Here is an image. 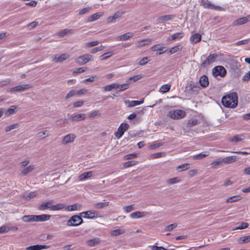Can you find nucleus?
Here are the masks:
<instances>
[{
	"label": "nucleus",
	"instance_id": "18",
	"mask_svg": "<svg viewBox=\"0 0 250 250\" xmlns=\"http://www.w3.org/2000/svg\"><path fill=\"white\" fill-rule=\"evenodd\" d=\"M18 106L14 105L10 106L9 108L4 111V113L7 116H10L17 112Z\"/></svg>",
	"mask_w": 250,
	"mask_h": 250
},
{
	"label": "nucleus",
	"instance_id": "59",
	"mask_svg": "<svg viewBox=\"0 0 250 250\" xmlns=\"http://www.w3.org/2000/svg\"><path fill=\"white\" fill-rule=\"evenodd\" d=\"M138 156L137 153H131L124 156V159L125 160L134 159Z\"/></svg>",
	"mask_w": 250,
	"mask_h": 250
},
{
	"label": "nucleus",
	"instance_id": "48",
	"mask_svg": "<svg viewBox=\"0 0 250 250\" xmlns=\"http://www.w3.org/2000/svg\"><path fill=\"white\" fill-rule=\"evenodd\" d=\"M198 124V121L197 119L194 118L190 119L188 121L187 125V126L188 127H191L194 125H196Z\"/></svg>",
	"mask_w": 250,
	"mask_h": 250
},
{
	"label": "nucleus",
	"instance_id": "23",
	"mask_svg": "<svg viewBox=\"0 0 250 250\" xmlns=\"http://www.w3.org/2000/svg\"><path fill=\"white\" fill-rule=\"evenodd\" d=\"M49 246L45 245H33L26 248V250H41L42 249H48Z\"/></svg>",
	"mask_w": 250,
	"mask_h": 250
},
{
	"label": "nucleus",
	"instance_id": "35",
	"mask_svg": "<svg viewBox=\"0 0 250 250\" xmlns=\"http://www.w3.org/2000/svg\"><path fill=\"white\" fill-rule=\"evenodd\" d=\"M248 21L246 18H242L233 21L232 24L233 26L240 25L246 23Z\"/></svg>",
	"mask_w": 250,
	"mask_h": 250
},
{
	"label": "nucleus",
	"instance_id": "56",
	"mask_svg": "<svg viewBox=\"0 0 250 250\" xmlns=\"http://www.w3.org/2000/svg\"><path fill=\"white\" fill-rule=\"evenodd\" d=\"M249 226V224L245 222H243L239 226L235 228L232 229V230H235L237 229H243L248 228Z\"/></svg>",
	"mask_w": 250,
	"mask_h": 250
},
{
	"label": "nucleus",
	"instance_id": "60",
	"mask_svg": "<svg viewBox=\"0 0 250 250\" xmlns=\"http://www.w3.org/2000/svg\"><path fill=\"white\" fill-rule=\"evenodd\" d=\"M36 196V193L35 192H31L29 193L26 196H23V198L27 200H29L32 198H33Z\"/></svg>",
	"mask_w": 250,
	"mask_h": 250
},
{
	"label": "nucleus",
	"instance_id": "29",
	"mask_svg": "<svg viewBox=\"0 0 250 250\" xmlns=\"http://www.w3.org/2000/svg\"><path fill=\"white\" fill-rule=\"evenodd\" d=\"M146 212L142 211H136L130 214V217L132 218H139L146 216Z\"/></svg>",
	"mask_w": 250,
	"mask_h": 250
},
{
	"label": "nucleus",
	"instance_id": "51",
	"mask_svg": "<svg viewBox=\"0 0 250 250\" xmlns=\"http://www.w3.org/2000/svg\"><path fill=\"white\" fill-rule=\"evenodd\" d=\"M177 227V224L176 223H173L166 226L164 228V230L165 231H171L175 228H176Z\"/></svg>",
	"mask_w": 250,
	"mask_h": 250
},
{
	"label": "nucleus",
	"instance_id": "57",
	"mask_svg": "<svg viewBox=\"0 0 250 250\" xmlns=\"http://www.w3.org/2000/svg\"><path fill=\"white\" fill-rule=\"evenodd\" d=\"M113 53L112 52H108L103 54L100 56L101 60H105L110 57L112 55Z\"/></svg>",
	"mask_w": 250,
	"mask_h": 250
},
{
	"label": "nucleus",
	"instance_id": "5",
	"mask_svg": "<svg viewBox=\"0 0 250 250\" xmlns=\"http://www.w3.org/2000/svg\"><path fill=\"white\" fill-rule=\"evenodd\" d=\"M81 215L83 218L89 219L101 217V216L97 211L93 210L82 212L81 213Z\"/></svg>",
	"mask_w": 250,
	"mask_h": 250
},
{
	"label": "nucleus",
	"instance_id": "20",
	"mask_svg": "<svg viewBox=\"0 0 250 250\" xmlns=\"http://www.w3.org/2000/svg\"><path fill=\"white\" fill-rule=\"evenodd\" d=\"M35 169V166L33 165H30L27 167L23 168L21 171V175L22 176H25L28 173L31 172Z\"/></svg>",
	"mask_w": 250,
	"mask_h": 250
},
{
	"label": "nucleus",
	"instance_id": "28",
	"mask_svg": "<svg viewBox=\"0 0 250 250\" xmlns=\"http://www.w3.org/2000/svg\"><path fill=\"white\" fill-rule=\"evenodd\" d=\"M184 33L180 32L173 34L172 36H169L167 39V41H171L176 39H179L182 38L184 36Z\"/></svg>",
	"mask_w": 250,
	"mask_h": 250
},
{
	"label": "nucleus",
	"instance_id": "45",
	"mask_svg": "<svg viewBox=\"0 0 250 250\" xmlns=\"http://www.w3.org/2000/svg\"><path fill=\"white\" fill-rule=\"evenodd\" d=\"M244 136L242 135H238L230 138L229 140L231 142L237 143L244 139Z\"/></svg>",
	"mask_w": 250,
	"mask_h": 250
},
{
	"label": "nucleus",
	"instance_id": "52",
	"mask_svg": "<svg viewBox=\"0 0 250 250\" xmlns=\"http://www.w3.org/2000/svg\"><path fill=\"white\" fill-rule=\"evenodd\" d=\"M170 85L169 84H164L160 88V91L163 93H165L170 90Z\"/></svg>",
	"mask_w": 250,
	"mask_h": 250
},
{
	"label": "nucleus",
	"instance_id": "26",
	"mask_svg": "<svg viewBox=\"0 0 250 250\" xmlns=\"http://www.w3.org/2000/svg\"><path fill=\"white\" fill-rule=\"evenodd\" d=\"M199 83L201 86L205 88L208 86L209 82L208 77L205 75L201 77Z\"/></svg>",
	"mask_w": 250,
	"mask_h": 250
},
{
	"label": "nucleus",
	"instance_id": "55",
	"mask_svg": "<svg viewBox=\"0 0 250 250\" xmlns=\"http://www.w3.org/2000/svg\"><path fill=\"white\" fill-rule=\"evenodd\" d=\"M101 115L99 111L97 110H95L90 112L88 115V117L89 118H94L97 116H100Z\"/></svg>",
	"mask_w": 250,
	"mask_h": 250
},
{
	"label": "nucleus",
	"instance_id": "16",
	"mask_svg": "<svg viewBox=\"0 0 250 250\" xmlns=\"http://www.w3.org/2000/svg\"><path fill=\"white\" fill-rule=\"evenodd\" d=\"M101 240L98 237L94 238L88 240L86 241V244L87 246L90 247H94L97 245H98L101 242Z\"/></svg>",
	"mask_w": 250,
	"mask_h": 250
},
{
	"label": "nucleus",
	"instance_id": "13",
	"mask_svg": "<svg viewBox=\"0 0 250 250\" xmlns=\"http://www.w3.org/2000/svg\"><path fill=\"white\" fill-rule=\"evenodd\" d=\"M151 50L153 51H159L157 53V55H161L167 51V47H160V44H157L151 47Z\"/></svg>",
	"mask_w": 250,
	"mask_h": 250
},
{
	"label": "nucleus",
	"instance_id": "33",
	"mask_svg": "<svg viewBox=\"0 0 250 250\" xmlns=\"http://www.w3.org/2000/svg\"><path fill=\"white\" fill-rule=\"evenodd\" d=\"M117 83H113L110 84L105 85L103 87V92L110 91L113 89L117 88Z\"/></svg>",
	"mask_w": 250,
	"mask_h": 250
},
{
	"label": "nucleus",
	"instance_id": "14",
	"mask_svg": "<svg viewBox=\"0 0 250 250\" xmlns=\"http://www.w3.org/2000/svg\"><path fill=\"white\" fill-rule=\"evenodd\" d=\"M122 13L120 11L116 12L113 16H110L107 19V22L108 23L115 22L117 19L121 17L122 15Z\"/></svg>",
	"mask_w": 250,
	"mask_h": 250
},
{
	"label": "nucleus",
	"instance_id": "58",
	"mask_svg": "<svg viewBox=\"0 0 250 250\" xmlns=\"http://www.w3.org/2000/svg\"><path fill=\"white\" fill-rule=\"evenodd\" d=\"M222 163L223 162L222 159L219 160H215L211 163V166L212 168H217V166L222 165Z\"/></svg>",
	"mask_w": 250,
	"mask_h": 250
},
{
	"label": "nucleus",
	"instance_id": "63",
	"mask_svg": "<svg viewBox=\"0 0 250 250\" xmlns=\"http://www.w3.org/2000/svg\"><path fill=\"white\" fill-rule=\"evenodd\" d=\"M165 156V153L162 152H159L156 153L152 154L150 156L151 159H156L157 158Z\"/></svg>",
	"mask_w": 250,
	"mask_h": 250
},
{
	"label": "nucleus",
	"instance_id": "10",
	"mask_svg": "<svg viewBox=\"0 0 250 250\" xmlns=\"http://www.w3.org/2000/svg\"><path fill=\"white\" fill-rule=\"evenodd\" d=\"M218 56L217 54H210L208 58L203 62L201 65L203 67H207L215 62Z\"/></svg>",
	"mask_w": 250,
	"mask_h": 250
},
{
	"label": "nucleus",
	"instance_id": "9",
	"mask_svg": "<svg viewBox=\"0 0 250 250\" xmlns=\"http://www.w3.org/2000/svg\"><path fill=\"white\" fill-rule=\"evenodd\" d=\"M83 223V219L78 215H74L70 218L67 222V225L69 226H76L80 225Z\"/></svg>",
	"mask_w": 250,
	"mask_h": 250
},
{
	"label": "nucleus",
	"instance_id": "64",
	"mask_svg": "<svg viewBox=\"0 0 250 250\" xmlns=\"http://www.w3.org/2000/svg\"><path fill=\"white\" fill-rule=\"evenodd\" d=\"M30 161L29 160L26 159V160H24L21 161L19 164V166L21 168H24V167H26V166H27L29 165V164L30 163Z\"/></svg>",
	"mask_w": 250,
	"mask_h": 250
},
{
	"label": "nucleus",
	"instance_id": "41",
	"mask_svg": "<svg viewBox=\"0 0 250 250\" xmlns=\"http://www.w3.org/2000/svg\"><path fill=\"white\" fill-rule=\"evenodd\" d=\"M48 136H49V133H48V131H47V130L42 131L38 132L37 134V136L38 137V138H39L41 139H43L48 137Z\"/></svg>",
	"mask_w": 250,
	"mask_h": 250
},
{
	"label": "nucleus",
	"instance_id": "1",
	"mask_svg": "<svg viewBox=\"0 0 250 250\" xmlns=\"http://www.w3.org/2000/svg\"><path fill=\"white\" fill-rule=\"evenodd\" d=\"M238 97L235 92L232 93L223 97L222 103L227 107L234 108L237 105Z\"/></svg>",
	"mask_w": 250,
	"mask_h": 250
},
{
	"label": "nucleus",
	"instance_id": "12",
	"mask_svg": "<svg viewBox=\"0 0 250 250\" xmlns=\"http://www.w3.org/2000/svg\"><path fill=\"white\" fill-rule=\"evenodd\" d=\"M76 135L74 134H68L62 137V144L63 145H67L68 144L72 143L76 139Z\"/></svg>",
	"mask_w": 250,
	"mask_h": 250
},
{
	"label": "nucleus",
	"instance_id": "19",
	"mask_svg": "<svg viewBox=\"0 0 250 250\" xmlns=\"http://www.w3.org/2000/svg\"><path fill=\"white\" fill-rule=\"evenodd\" d=\"M93 175L92 171H87L80 174L79 176V180L83 181L91 178Z\"/></svg>",
	"mask_w": 250,
	"mask_h": 250
},
{
	"label": "nucleus",
	"instance_id": "37",
	"mask_svg": "<svg viewBox=\"0 0 250 250\" xmlns=\"http://www.w3.org/2000/svg\"><path fill=\"white\" fill-rule=\"evenodd\" d=\"M19 127V124L18 123H14L9 125L7 126L5 128V132L7 133L10 132L11 130L17 129Z\"/></svg>",
	"mask_w": 250,
	"mask_h": 250
},
{
	"label": "nucleus",
	"instance_id": "44",
	"mask_svg": "<svg viewBox=\"0 0 250 250\" xmlns=\"http://www.w3.org/2000/svg\"><path fill=\"white\" fill-rule=\"evenodd\" d=\"M52 201L47 202L40 205L39 207L38 208L39 210H43L48 208H50V206H51V205L52 204Z\"/></svg>",
	"mask_w": 250,
	"mask_h": 250
},
{
	"label": "nucleus",
	"instance_id": "7",
	"mask_svg": "<svg viewBox=\"0 0 250 250\" xmlns=\"http://www.w3.org/2000/svg\"><path fill=\"white\" fill-rule=\"evenodd\" d=\"M226 70L222 66H217L213 68L212 70V73L214 77L220 76L224 77L226 75Z\"/></svg>",
	"mask_w": 250,
	"mask_h": 250
},
{
	"label": "nucleus",
	"instance_id": "54",
	"mask_svg": "<svg viewBox=\"0 0 250 250\" xmlns=\"http://www.w3.org/2000/svg\"><path fill=\"white\" fill-rule=\"evenodd\" d=\"M99 43V41H93L91 42H86L84 44V47L86 48H90L92 46H96L98 45Z\"/></svg>",
	"mask_w": 250,
	"mask_h": 250
},
{
	"label": "nucleus",
	"instance_id": "22",
	"mask_svg": "<svg viewBox=\"0 0 250 250\" xmlns=\"http://www.w3.org/2000/svg\"><path fill=\"white\" fill-rule=\"evenodd\" d=\"M144 100L142 101H125V103L128 107H132L139 105L143 103Z\"/></svg>",
	"mask_w": 250,
	"mask_h": 250
},
{
	"label": "nucleus",
	"instance_id": "24",
	"mask_svg": "<svg viewBox=\"0 0 250 250\" xmlns=\"http://www.w3.org/2000/svg\"><path fill=\"white\" fill-rule=\"evenodd\" d=\"M74 33V30L72 29H65L60 31L57 35L60 37H63L68 35L72 34Z\"/></svg>",
	"mask_w": 250,
	"mask_h": 250
},
{
	"label": "nucleus",
	"instance_id": "46",
	"mask_svg": "<svg viewBox=\"0 0 250 250\" xmlns=\"http://www.w3.org/2000/svg\"><path fill=\"white\" fill-rule=\"evenodd\" d=\"M129 84L127 83L122 84H119L117 83V86L116 89L119 88L118 91L121 92L123 90L127 89L129 87Z\"/></svg>",
	"mask_w": 250,
	"mask_h": 250
},
{
	"label": "nucleus",
	"instance_id": "53",
	"mask_svg": "<svg viewBox=\"0 0 250 250\" xmlns=\"http://www.w3.org/2000/svg\"><path fill=\"white\" fill-rule=\"evenodd\" d=\"M190 164L188 163H186L182 164L176 167V170H178L179 169H181V171H184L187 169H188L189 168Z\"/></svg>",
	"mask_w": 250,
	"mask_h": 250
},
{
	"label": "nucleus",
	"instance_id": "8",
	"mask_svg": "<svg viewBox=\"0 0 250 250\" xmlns=\"http://www.w3.org/2000/svg\"><path fill=\"white\" fill-rule=\"evenodd\" d=\"M70 57L68 53H62L59 55H56L52 60V61L55 63H62L64 61L68 60Z\"/></svg>",
	"mask_w": 250,
	"mask_h": 250
},
{
	"label": "nucleus",
	"instance_id": "30",
	"mask_svg": "<svg viewBox=\"0 0 250 250\" xmlns=\"http://www.w3.org/2000/svg\"><path fill=\"white\" fill-rule=\"evenodd\" d=\"M201 40V36L199 34L196 33L193 35L190 38V42L192 44H195Z\"/></svg>",
	"mask_w": 250,
	"mask_h": 250
},
{
	"label": "nucleus",
	"instance_id": "15",
	"mask_svg": "<svg viewBox=\"0 0 250 250\" xmlns=\"http://www.w3.org/2000/svg\"><path fill=\"white\" fill-rule=\"evenodd\" d=\"M86 118L85 114L80 113L75 115H71L69 118L70 120L74 122H78L81 120H84Z\"/></svg>",
	"mask_w": 250,
	"mask_h": 250
},
{
	"label": "nucleus",
	"instance_id": "39",
	"mask_svg": "<svg viewBox=\"0 0 250 250\" xmlns=\"http://www.w3.org/2000/svg\"><path fill=\"white\" fill-rule=\"evenodd\" d=\"M209 155L207 152H204L200 153L197 155H195L192 156V159L194 160H200L203 159Z\"/></svg>",
	"mask_w": 250,
	"mask_h": 250
},
{
	"label": "nucleus",
	"instance_id": "38",
	"mask_svg": "<svg viewBox=\"0 0 250 250\" xmlns=\"http://www.w3.org/2000/svg\"><path fill=\"white\" fill-rule=\"evenodd\" d=\"M125 232V230L124 229H117L112 230L110 232V234L112 236H116L121 234H123Z\"/></svg>",
	"mask_w": 250,
	"mask_h": 250
},
{
	"label": "nucleus",
	"instance_id": "11",
	"mask_svg": "<svg viewBox=\"0 0 250 250\" xmlns=\"http://www.w3.org/2000/svg\"><path fill=\"white\" fill-rule=\"evenodd\" d=\"M129 125L126 123H122L118 129V131L114 133L115 136L120 139L124 134L125 131L128 129Z\"/></svg>",
	"mask_w": 250,
	"mask_h": 250
},
{
	"label": "nucleus",
	"instance_id": "47",
	"mask_svg": "<svg viewBox=\"0 0 250 250\" xmlns=\"http://www.w3.org/2000/svg\"><path fill=\"white\" fill-rule=\"evenodd\" d=\"M171 19V16L170 15H165L159 18L157 20L158 22L159 23H163V22L167 21H169Z\"/></svg>",
	"mask_w": 250,
	"mask_h": 250
},
{
	"label": "nucleus",
	"instance_id": "2",
	"mask_svg": "<svg viewBox=\"0 0 250 250\" xmlns=\"http://www.w3.org/2000/svg\"><path fill=\"white\" fill-rule=\"evenodd\" d=\"M186 115L184 110L181 109L171 110L168 113L167 116L173 120H180Z\"/></svg>",
	"mask_w": 250,
	"mask_h": 250
},
{
	"label": "nucleus",
	"instance_id": "21",
	"mask_svg": "<svg viewBox=\"0 0 250 250\" xmlns=\"http://www.w3.org/2000/svg\"><path fill=\"white\" fill-rule=\"evenodd\" d=\"M152 41V40L151 39H146L139 41L136 42V46L137 47H141L145 45L149 44Z\"/></svg>",
	"mask_w": 250,
	"mask_h": 250
},
{
	"label": "nucleus",
	"instance_id": "27",
	"mask_svg": "<svg viewBox=\"0 0 250 250\" xmlns=\"http://www.w3.org/2000/svg\"><path fill=\"white\" fill-rule=\"evenodd\" d=\"M237 157L236 156H231L222 159V162L224 164H228L236 161Z\"/></svg>",
	"mask_w": 250,
	"mask_h": 250
},
{
	"label": "nucleus",
	"instance_id": "31",
	"mask_svg": "<svg viewBox=\"0 0 250 250\" xmlns=\"http://www.w3.org/2000/svg\"><path fill=\"white\" fill-rule=\"evenodd\" d=\"M142 78H143V76L141 75H135L127 79L126 83H128L129 84L140 80Z\"/></svg>",
	"mask_w": 250,
	"mask_h": 250
},
{
	"label": "nucleus",
	"instance_id": "6",
	"mask_svg": "<svg viewBox=\"0 0 250 250\" xmlns=\"http://www.w3.org/2000/svg\"><path fill=\"white\" fill-rule=\"evenodd\" d=\"M201 3L205 8L222 11H224L225 10L223 7L210 3L208 0H201Z\"/></svg>",
	"mask_w": 250,
	"mask_h": 250
},
{
	"label": "nucleus",
	"instance_id": "25",
	"mask_svg": "<svg viewBox=\"0 0 250 250\" xmlns=\"http://www.w3.org/2000/svg\"><path fill=\"white\" fill-rule=\"evenodd\" d=\"M133 36V35L131 33L128 32L126 33L123 35L118 36L116 39L118 41H125L129 39V38H131Z\"/></svg>",
	"mask_w": 250,
	"mask_h": 250
},
{
	"label": "nucleus",
	"instance_id": "40",
	"mask_svg": "<svg viewBox=\"0 0 250 250\" xmlns=\"http://www.w3.org/2000/svg\"><path fill=\"white\" fill-rule=\"evenodd\" d=\"M250 241V236H245L240 237L237 240V242L239 244H243L245 243H247L249 242Z\"/></svg>",
	"mask_w": 250,
	"mask_h": 250
},
{
	"label": "nucleus",
	"instance_id": "32",
	"mask_svg": "<svg viewBox=\"0 0 250 250\" xmlns=\"http://www.w3.org/2000/svg\"><path fill=\"white\" fill-rule=\"evenodd\" d=\"M103 14L102 12L96 13L93 14L91 16H90L88 18L87 20L88 21H90V22L94 21H96L98 19H99L100 17L103 16Z\"/></svg>",
	"mask_w": 250,
	"mask_h": 250
},
{
	"label": "nucleus",
	"instance_id": "34",
	"mask_svg": "<svg viewBox=\"0 0 250 250\" xmlns=\"http://www.w3.org/2000/svg\"><path fill=\"white\" fill-rule=\"evenodd\" d=\"M81 206H82L81 205L78 204H74L72 205L67 206L65 208V210L68 211L76 210L78 208H80Z\"/></svg>",
	"mask_w": 250,
	"mask_h": 250
},
{
	"label": "nucleus",
	"instance_id": "62",
	"mask_svg": "<svg viewBox=\"0 0 250 250\" xmlns=\"http://www.w3.org/2000/svg\"><path fill=\"white\" fill-rule=\"evenodd\" d=\"M180 181L178 177L170 178L167 181V184L168 185H172Z\"/></svg>",
	"mask_w": 250,
	"mask_h": 250
},
{
	"label": "nucleus",
	"instance_id": "50",
	"mask_svg": "<svg viewBox=\"0 0 250 250\" xmlns=\"http://www.w3.org/2000/svg\"><path fill=\"white\" fill-rule=\"evenodd\" d=\"M240 199H241V197L239 195L233 196H232V197H230L228 198L226 200V202L227 203H232L234 202L240 200Z\"/></svg>",
	"mask_w": 250,
	"mask_h": 250
},
{
	"label": "nucleus",
	"instance_id": "4",
	"mask_svg": "<svg viewBox=\"0 0 250 250\" xmlns=\"http://www.w3.org/2000/svg\"><path fill=\"white\" fill-rule=\"evenodd\" d=\"M93 59L94 58L92 55L85 54L75 59V62L76 63L80 65H83L89 62L92 61Z\"/></svg>",
	"mask_w": 250,
	"mask_h": 250
},
{
	"label": "nucleus",
	"instance_id": "17",
	"mask_svg": "<svg viewBox=\"0 0 250 250\" xmlns=\"http://www.w3.org/2000/svg\"><path fill=\"white\" fill-rule=\"evenodd\" d=\"M51 216L48 214L35 215V222H42L49 220Z\"/></svg>",
	"mask_w": 250,
	"mask_h": 250
},
{
	"label": "nucleus",
	"instance_id": "36",
	"mask_svg": "<svg viewBox=\"0 0 250 250\" xmlns=\"http://www.w3.org/2000/svg\"><path fill=\"white\" fill-rule=\"evenodd\" d=\"M65 208V206L63 204H58L55 205L50 206V210L53 211H57L63 209Z\"/></svg>",
	"mask_w": 250,
	"mask_h": 250
},
{
	"label": "nucleus",
	"instance_id": "42",
	"mask_svg": "<svg viewBox=\"0 0 250 250\" xmlns=\"http://www.w3.org/2000/svg\"><path fill=\"white\" fill-rule=\"evenodd\" d=\"M21 219L24 222H35V215H24Z\"/></svg>",
	"mask_w": 250,
	"mask_h": 250
},
{
	"label": "nucleus",
	"instance_id": "43",
	"mask_svg": "<svg viewBox=\"0 0 250 250\" xmlns=\"http://www.w3.org/2000/svg\"><path fill=\"white\" fill-rule=\"evenodd\" d=\"M182 49V46L181 45H177L176 46H174L172 47H171L169 50V54L171 55L173 54Z\"/></svg>",
	"mask_w": 250,
	"mask_h": 250
},
{
	"label": "nucleus",
	"instance_id": "49",
	"mask_svg": "<svg viewBox=\"0 0 250 250\" xmlns=\"http://www.w3.org/2000/svg\"><path fill=\"white\" fill-rule=\"evenodd\" d=\"M109 203L108 202L104 203H98L94 204V207L98 209L102 208L105 207H107L109 205Z\"/></svg>",
	"mask_w": 250,
	"mask_h": 250
},
{
	"label": "nucleus",
	"instance_id": "3",
	"mask_svg": "<svg viewBox=\"0 0 250 250\" xmlns=\"http://www.w3.org/2000/svg\"><path fill=\"white\" fill-rule=\"evenodd\" d=\"M31 87L32 85L29 83L18 85L8 89L7 92L10 93L21 92L27 90Z\"/></svg>",
	"mask_w": 250,
	"mask_h": 250
},
{
	"label": "nucleus",
	"instance_id": "61",
	"mask_svg": "<svg viewBox=\"0 0 250 250\" xmlns=\"http://www.w3.org/2000/svg\"><path fill=\"white\" fill-rule=\"evenodd\" d=\"M137 164V162L135 161H128L124 164V166L125 167H128L133 166Z\"/></svg>",
	"mask_w": 250,
	"mask_h": 250
}]
</instances>
